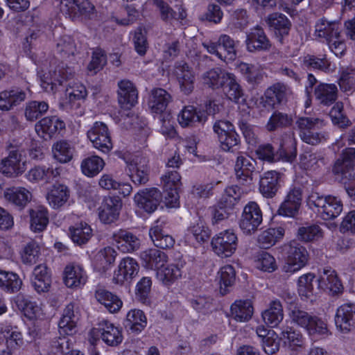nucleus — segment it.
I'll return each instance as SVG.
<instances>
[{
  "label": "nucleus",
  "mask_w": 355,
  "mask_h": 355,
  "mask_svg": "<svg viewBox=\"0 0 355 355\" xmlns=\"http://www.w3.org/2000/svg\"><path fill=\"white\" fill-rule=\"evenodd\" d=\"M40 250L41 246L37 242L31 241L27 243L20 252L22 263L26 265L36 263L40 256Z\"/></svg>",
  "instance_id": "61"
},
{
  "label": "nucleus",
  "mask_w": 355,
  "mask_h": 355,
  "mask_svg": "<svg viewBox=\"0 0 355 355\" xmlns=\"http://www.w3.org/2000/svg\"><path fill=\"white\" fill-rule=\"evenodd\" d=\"M253 259L254 266L258 270L272 272L277 268L275 257L266 251L261 250L257 252Z\"/></svg>",
  "instance_id": "58"
},
{
  "label": "nucleus",
  "mask_w": 355,
  "mask_h": 355,
  "mask_svg": "<svg viewBox=\"0 0 355 355\" xmlns=\"http://www.w3.org/2000/svg\"><path fill=\"white\" fill-rule=\"evenodd\" d=\"M340 24L336 21H329L325 19H319L315 26V36L324 39L330 50L337 56L345 55L347 47L342 37Z\"/></svg>",
  "instance_id": "1"
},
{
  "label": "nucleus",
  "mask_w": 355,
  "mask_h": 355,
  "mask_svg": "<svg viewBox=\"0 0 355 355\" xmlns=\"http://www.w3.org/2000/svg\"><path fill=\"white\" fill-rule=\"evenodd\" d=\"M245 44L250 52L268 51L271 47L270 40L259 27L252 28L247 33Z\"/></svg>",
  "instance_id": "27"
},
{
  "label": "nucleus",
  "mask_w": 355,
  "mask_h": 355,
  "mask_svg": "<svg viewBox=\"0 0 355 355\" xmlns=\"http://www.w3.org/2000/svg\"><path fill=\"white\" fill-rule=\"evenodd\" d=\"M73 71L69 67H64L63 64L58 65L54 71L48 73H39L40 85L47 92H53L56 85H62L73 76Z\"/></svg>",
  "instance_id": "13"
},
{
  "label": "nucleus",
  "mask_w": 355,
  "mask_h": 355,
  "mask_svg": "<svg viewBox=\"0 0 355 355\" xmlns=\"http://www.w3.org/2000/svg\"><path fill=\"white\" fill-rule=\"evenodd\" d=\"M265 323L271 327H276L283 320L282 305L279 301H272L268 308L262 313Z\"/></svg>",
  "instance_id": "50"
},
{
  "label": "nucleus",
  "mask_w": 355,
  "mask_h": 355,
  "mask_svg": "<svg viewBox=\"0 0 355 355\" xmlns=\"http://www.w3.org/2000/svg\"><path fill=\"white\" fill-rule=\"evenodd\" d=\"M267 21L270 28L281 38L287 35L291 30V21L283 14L272 13L268 16Z\"/></svg>",
  "instance_id": "44"
},
{
  "label": "nucleus",
  "mask_w": 355,
  "mask_h": 355,
  "mask_svg": "<svg viewBox=\"0 0 355 355\" xmlns=\"http://www.w3.org/2000/svg\"><path fill=\"white\" fill-rule=\"evenodd\" d=\"M280 339L284 347L293 352H298L305 347V340L302 334L291 327L283 328Z\"/></svg>",
  "instance_id": "32"
},
{
  "label": "nucleus",
  "mask_w": 355,
  "mask_h": 355,
  "mask_svg": "<svg viewBox=\"0 0 355 355\" xmlns=\"http://www.w3.org/2000/svg\"><path fill=\"white\" fill-rule=\"evenodd\" d=\"M122 203L118 198H105L98 208L100 220L104 223H114L118 219Z\"/></svg>",
  "instance_id": "25"
},
{
  "label": "nucleus",
  "mask_w": 355,
  "mask_h": 355,
  "mask_svg": "<svg viewBox=\"0 0 355 355\" xmlns=\"http://www.w3.org/2000/svg\"><path fill=\"white\" fill-rule=\"evenodd\" d=\"M338 89L334 84L321 83L314 90L315 98L324 105L332 104L337 98Z\"/></svg>",
  "instance_id": "47"
},
{
  "label": "nucleus",
  "mask_w": 355,
  "mask_h": 355,
  "mask_svg": "<svg viewBox=\"0 0 355 355\" xmlns=\"http://www.w3.org/2000/svg\"><path fill=\"white\" fill-rule=\"evenodd\" d=\"M172 101L171 95L162 88L153 89L148 96V107L152 113L162 114Z\"/></svg>",
  "instance_id": "28"
},
{
  "label": "nucleus",
  "mask_w": 355,
  "mask_h": 355,
  "mask_svg": "<svg viewBox=\"0 0 355 355\" xmlns=\"http://www.w3.org/2000/svg\"><path fill=\"white\" fill-rule=\"evenodd\" d=\"M104 166V160L97 155H94L84 159L80 167L83 174L88 177H94L103 170Z\"/></svg>",
  "instance_id": "60"
},
{
  "label": "nucleus",
  "mask_w": 355,
  "mask_h": 355,
  "mask_svg": "<svg viewBox=\"0 0 355 355\" xmlns=\"http://www.w3.org/2000/svg\"><path fill=\"white\" fill-rule=\"evenodd\" d=\"M26 93L20 89L4 90L0 92V110L8 111L26 99Z\"/></svg>",
  "instance_id": "40"
},
{
  "label": "nucleus",
  "mask_w": 355,
  "mask_h": 355,
  "mask_svg": "<svg viewBox=\"0 0 355 355\" xmlns=\"http://www.w3.org/2000/svg\"><path fill=\"white\" fill-rule=\"evenodd\" d=\"M70 196V190L66 185L55 184L47 191L46 199L52 209H59L69 202Z\"/></svg>",
  "instance_id": "26"
},
{
  "label": "nucleus",
  "mask_w": 355,
  "mask_h": 355,
  "mask_svg": "<svg viewBox=\"0 0 355 355\" xmlns=\"http://www.w3.org/2000/svg\"><path fill=\"white\" fill-rule=\"evenodd\" d=\"M118 101L121 107L130 110L138 103V90L129 80H121L118 83Z\"/></svg>",
  "instance_id": "21"
},
{
  "label": "nucleus",
  "mask_w": 355,
  "mask_h": 355,
  "mask_svg": "<svg viewBox=\"0 0 355 355\" xmlns=\"http://www.w3.org/2000/svg\"><path fill=\"white\" fill-rule=\"evenodd\" d=\"M124 161L126 164V173L135 184H144L148 181V160L146 157L135 155L124 158Z\"/></svg>",
  "instance_id": "6"
},
{
  "label": "nucleus",
  "mask_w": 355,
  "mask_h": 355,
  "mask_svg": "<svg viewBox=\"0 0 355 355\" xmlns=\"http://www.w3.org/2000/svg\"><path fill=\"white\" fill-rule=\"evenodd\" d=\"M63 121L57 116L44 117L35 125V131L44 139H51L55 134L64 129Z\"/></svg>",
  "instance_id": "24"
},
{
  "label": "nucleus",
  "mask_w": 355,
  "mask_h": 355,
  "mask_svg": "<svg viewBox=\"0 0 355 355\" xmlns=\"http://www.w3.org/2000/svg\"><path fill=\"white\" fill-rule=\"evenodd\" d=\"M332 171L344 184L347 182L355 184V148H347L342 152L336 160ZM346 191L349 197L355 200V187H348Z\"/></svg>",
  "instance_id": "3"
},
{
  "label": "nucleus",
  "mask_w": 355,
  "mask_h": 355,
  "mask_svg": "<svg viewBox=\"0 0 355 355\" xmlns=\"http://www.w3.org/2000/svg\"><path fill=\"white\" fill-rule=\"evenodd\" d=\"M22 311L28 319L31 320H43L45 314L42 304L28 298H23L19 302Z\"/></svg>",
  "instance_id": "57"
},
{
  "label": "nucleus",
  "mask_w": 355,
  "mask_h": 355,
  "mask_svg": "<svg viewBox=\"0 0 355 355\" xmlns=\"http://www.w3.org/2000/svg\"><path fill=\"white\" fill-rule=\"evenodd\" d=\"M211 230L202 222L192 224L186 233V239L188 242L196 241L198 243H202L209 239Z\"/></svg>",
  "instance_id": "54"
},
{
  "label": "nucleus",
  "mask_w": 355,
  "mask_h": 355,
  "mask_svg": "<svg viewBox=\"0 0 355 355\" xmlns=\"http://www.w3.org/2000/svg\"><path fill=\"white\" fill-rule=\"evenodd\" d=\"M31 217V230L34 232H42L47 227L49 221L48 209L39 206L29 211Z\"/></svg>",
  "instance_id": "42"
},
{
  "label": "nucleus",
  "mask_w": 355,
  "mask_h": 355,
  "mask_svg": "<svg viewBox=\"0 0 355 355\" xmlns=\"http://www.w3.org/2000/svg\"><path fill=\"white\" fill-rule=\"evenodd\" d=\"M116 256V251L112 247L107 246L100 250L94 257V268L99 272H106L114 263Z\"/></svg>",
  "instance_id": "38"
},
{
  "label": "nucleus",
  "mask_w": 355,
  "mask_h": 355,
  "mask_svg": "<svg viewBox=\"0 0 355 355\" xmlns=\"http://www.w3.org/2000/svg\"><path fill=\"white\" fill-rule=\"evenodd\" d=\"M177 119L181 127L192 128L203 125L207 120V115L205 111L193 105H186L178 113Z\"/></svg>",
  "instance_id": "18"
},
{
  "label": "nucleus",
  "mask_w": 355,
  "mask_h": 355,
  "mask_svg": "<svg viewBox=\"0 0 355 355\" xmlns=\"http://www.w3.org/2000/svg\"><path fill=\"white\" fill-rule=\"evenodd\" d=\"M175 74L181 91L185 94H189L194 88L195 76L187 64L178 66L175 69Z\"/></svg>",
  "instance_id": "43"
},
{
  "label": "nucleus",
  "mask_w": 355,
  "mask_h": 355,
  "mask_svg": "<svg viewBox=\"0 0 355 355\" xmlns=\"http://www.w3.org/2000/svg\"><path fill=\"white\" fill-rule=\"evenodd\" d=\"M32 193L24 187H10L6 188L2 199L8 205L19 209H24L32 200Z\"/></svg>",
  "instance_id": "19"
},
{
  "label": "nucleus",
  "mask_w": 355,
  "mask_h": 355,
  "mask_svg": "<svg viewBox=\"0 0 355 355\" xmlns=\"http://www.w3.org/2000/svg\"><path fill=\"white\" fill-rule=\"evenodd\" d=\"M309 254L305 247L292 241L286 247V257L282 270L284 272L293 275L307 265Z\"/></svg>",
  "instance_id": "4"
},
{
  "label": "nucleus",
  "mask_w": 355,
  "mask_h": 355,
  "mask_svg": "<svg viewBox=\"0 0 355 355\" xmlns=\"http://www.w3.org/2000/svg\"><path fill=\"white\" fill-rule=\"evenodd\" d=\"M254 313V307L250 300H236L230 307L231 316L239 322L249 321Z\"/></svg>",
  "instance_id": "37"
},
{
  "label": "nucleus",
  "mask_w": 355,
  "mask_h": 355,
  "mask_svg": "<svg viewBox=\"0 0 355 355\" xmlns=\"http://www.w3.org/2000/svg\"><path fill=\"white\" fill-rule=\"evenodd\" d=\"M140 259L144 267L156 272L168 262L166 254L157 249H148L140 253Z\"/></svg>",
  "instance_id": "34"
},
{
  "label": "nucleus",
  "mask_w": 355,
  "mask_h": 355,
  "mask_svg": "<svg viewBox=\"0 0 355 355\" xmlns=\"http://www.w3.org/2000/svg\"><path fill=\"white\" fill-rule=\"evenodd\" d=\"M214 131L218 135L220 146L224 151H233L240 144V137L234 125L228 121L220 120L214 125Z\"/></svg>",
  "instance_id": "7"
},
{
  "label": "nucleus",
  "mask_w": 355,
  "mask_h": 355,
  "mask_svg": "<svg viewBox=\"0 0 355 355\" xmlns=\"http://www.w3.org/2000/svg\"><path fill=\"white\" fill-rule=\"evenodd\" d=\"M89 336V340L92 345H95L100 338L110 346H117L123 340L120 329L107 321L102 322L99 328L92 329Z\"/></svg>",
  "instance_id": "9"
},
{
  "label": "nucleus",
  "mask_w": 355,
  "mask_h": 355,
  "mask_svg": "<svg viewBox=\"0 0 355 355\" xmlns=\"http://www.w3.org/2000/svg\"><path fill=\"white\" fill-rule=\"evenodd\" d=\"M139 265L136 259L125 257L120 260L117 268L114 270L113 282L117 284L130 282L138 275Z\"/></svg>",
  "instance_id": "14"
},
{
  "label": "nucleus",
  "mask_w": 355,
  "mask_h": 355,
  "mask_svg": "<svg viewBox=\"0 0 355 355\" xmlns=\"http://www.w3.org/2000/svg\"><path fill=\"white\" fill-rule=\"evenodd\" d=\"M69 233L72 241L78 245L86 243L93 235L90 225L83 221L71 226Z\"/></svg>",
  "instance_id": "53"
},
{
  "label": "nucleus",
  "mask_w": 355,
  "mask_h": 355,
  "mask_svg": "<svg viewBox=\"0 0 355 355\" xmlns=\"http://www.w3.org/2000/svg\"><path fill=\"white\" fill-rule=\"evenodd\" d=\"M318 287L331 295H338L343 291V284L335 270L324 268L319 271Z\"/></svg>",
  "instance_id": "17"
},
{
  "label": "nucleus",
  "mask_w": 355,
  "mask_h": 355,
  "mask_svg": "<svg viewBox=\"0 0 355 355\" xmlns=\"http://www.w3.org/2000/svg\"><path fill=\"white\" fill-rule=\"evenodd\" d=\"M335 322L337 329L348 333L355 328V304L345 303L336 311Z\"/></svg>",
  "instance_id": "20"
},
{
  "label": "nucleus",
  "mask_w": 355,
  "mask_h": 355,
  "mask_svg": "<svg viewBox=\"0 0 355 355\" xmlns=\"http://www.w3.org/2000/svg\"><path fill=\"white\" fill-rule=\"evenodd\" d=\"M31 283L38 293L49 291L51 284V278L46 265L40 264L35 267L32 274Z\"/></svg>",
  "instance_id": "35"
},
{
  "label": "nucleus",
  "mask_w": 355,
  "mask_h": 355,
  "mask_svg": "<svg viewBox=\"0 0 355 355\" xmlns=\"http://www.w3.org/2000/svg\"><path fill=\"white\" fill-rule=\"evenodd\" d=\"M22 281L19 275L13 272L0 268V288L7 293H15L19 291Z\"/></svg>",
  "instance_id": "49"
},
{
  "label": "nucleus",
  "mask_w": 355,
  "mask_h": 355,
  "mask_svg": "<svg viewBox=\"0 0 355 355\" xmlns=\"http://www.w3.org/2000/svg\"><path fill=\"white\" fill-rule=\"evenodd\" d=\"M87 95L86 88L83 85L74 83L67 88L65 96L60 101V105L67 111L76 110L80 108Z\"/></svg>",
  "instance_id": "16"
},
{
  "label": "nucleus",
  "mask_w": 355,
  "mask_h": 355,
  "mask_svg": "<svg viewBox=\"0 0 355 355\" xmlns=\"http://www.w3.org/2000/svg\"><path fill=\"white\" fill-rule=\"evenodd\" d=\"M236 272L231 265H225L220 268L217 274L220 293L225 295L230 292V288L235 282Z\"/></svg>",
  "instance_id": "48"
},
{
  "label": "nucleus",
  "mask_w": 355,
  "mask_h": 355,
  "mask_svg": "<svg viewBox=\"0 0 355 355\" xmlns=\"http://www.w3.org/2000/svg\"><path fill=\"white\" fill-rule=\"evenodd\" d=\"M184 265L185 261L182 259L176 260L173 263L167 262L156 272V277L164 286H171L182 278V268Z\"/></svg>",
  "instance_id": "15"
},
{
  "label": "nucleus",
  "mask_w": 355,
  "mask_h": 355,
  "mask_svg": "<svg viewBox=\"0 0 355 355\" xmlns=\"http://www.w3.org/2000/svg\"><path fill=\"white\" fill-rule=\"evenodd\" d=\"M112 239L117 248L123 253H129L137 250L140 246V240L132 233L120 230L114 232Z\"/></svg>",
  "instance_id": "29"
},
{
  "label": "nucleus",
  "mask_w": 355,
  "mask_h": 355,
  "mask_svg": "<svg viewBox=\"0 0 355 355\" xmlns=\"http://www.w3.org/2000/svg\"><path fill=\"white\" fill-rule=\"evenodd\" d=\"M61 3L69 13L85 19L92 18L95 13V7L89 0H62Z\"/></svg>",
  "instance_id": "36"
},
{
  "label": "nucleus",
  "mask_w": 355,
  "mask_h": 355,
  "mask_svg": "<svg viewBox=\"0 0 355 355\" xmlns=\"http://www.w3.org/2000/svg\"><path fill=\"white\" fill-rule=\"evenodd\" d=\"M263 220V214L259 205L249 202L245 205L239 220V227L245 234L254 233Z\"/></svg>",
  "instance_id": "8"
},
{
  "label": "nucleus",
  "mask_w": 355,
  "mask_h": 355,
  "mask_svg": "<svg viewBox=\"0 0 355 355\" xmlns=\"http://www.w3.org/2000/svg\"><path fill=\"white\" fill-rule=\"evenodd\" d=\"M95 297L110 313L119 311L123 305L122 301L116 295L103 288L96 290Z\"/></svg>",
  "instance_id": "46"
},
{
  "label": "nucleus",
  "mask_w": 355,
  "mask_h": 355,
  "mask_svg": "<svg viewBox=\"0 0 355 355\" xmlns=\"http://www.w3.org/2000/svg\"><path fill=\"white\" fill-rule=\"evenodd\" d=\"M231 73L220 68H215L205 72L201 79L204 85L216 89L224 87Z\"/></svg>",
  "instance_id": "39"
},
{
  "label": "nucleus",
  "mask_w": 355,
  "mask_h": 355,
  "mask_svg": "<svg viewBox=\"0 0 355 355\" xmlns=\"http://www.w3.org/2000/svg\"><path fill=\"white\" fill-rule=\"evenodd\" d=\"M302 202V193L300 188L290 189L278 209L281 216L294 217L299 212Z\"/></svg>",
  "instance_id": "22"
},
{
  "label": "nucleus",
  "mask_w": 355,
  "mask_h": 355,
  "mask_svg": "<svg viewBox=\"0 0 355 355\" xmlns=\"http://www.w3.org/2000/svg\"><path fill=\"white\" fill-rule=\"evenodd\" d=\"M27 167L26 155L19 150H10L0 161V172L8 178H15L24 173Z\"/></svg>",
  "instance_id": "10"
},
{
  "label": "nucleus",
  "mask_w": 355,
  "mask_h": 355,
  "mask_svg": "<svg viewBox=\"0 0 355 355\" xmlns=\"http://www.w3.org/2000/svg\"><path fill=\"white\" fill-rule=\"evenodd\" d=\"M239 238L234 230H225L215 234L211 241L213 252L220 258L231 257L236 251Z\"/></svg>",
  "instance_id": "5"
},
{
  "label": "nucleus",
  "mask_w": 355,
  "mask_h": 355,
  "mask_svg": "<svg viewBox=\"0 0 355 355\" xmlns=\"http://www.w3.org/2000/svg\"><path fill=\"white\" fill-rule=\"evenodd\" d=\"M87 137L93 146L102 153H107L113 148L110 132L103 122H95L88 130Z\"/></svg>",
  "instance_id": "12"
},
{
  "label": "nucleus",
  "mask_w": 355,
  "mask_h": 355,
  "mask_svg": "<svg viewBox=\"0 0 355 355\" xmlns=\"http://www.w3.org/2000/svg\"><path fill=\"white\" fill-rule=\"evenodd\" d=\"M78 320V316L74 311V304H68L64 309L59 322L60 331L66 334H72L75 331Z\"/></svg>",
  "instance_id": "51"
},
{
  "label": "nucleus",
  "mask_w": 355,
  "mask_h": 355,
  "mask_svg": "<svg viewBox=\"0 0 355 355\" xmlns=\"http://www.w3.org/2000/svg\"><path fill=\"white\" fill-rule=\"evenodd\" d=\"M52 153L54 159L58 162L67 163L73 158L74 148L69 142L61 140L53 144Z\"/></svg>",
  "instance_id": "59"
},
{
  "label": "nucleus",
  "mask_w": 355,
  "mask_h": 355,
  "mask_svg": "<svg viewBox=\"0 0 355 355\" xmlns=\"http://www.w3.org/2000/svg\"><path fill=\"white\" fill-rule=\"evenodd\" d=\"M288 92V89L284 84H275L266 90L265 93L266 102L270 106L273 107L276 103L283 101Z\"/></svg>",
  "instance_id": "62"
},
{
  "label": "nucleus",
  "mask_w": 355,
  "mask_h": 355,
  "mask_svg": "<svg viewBox=\"0 0 355 355\" xmlns=\"http://www.w3.org/2000/svg\"><path fill=\"white\" fill-rule=\"evenodd\" d=\"M149 236L154 245L158 248L166 249L174 245L175 240L163 230V224L157 221L149 230Z\"/></svg>",
  "instance_id": "41"
},
{
  "label": "nucleus",
  "mask_w": 355,
  "mask_h": 355,
  "mask_svg": "<svg viewBox=\"0 0 355 355\" xmlns=\"http://www.w3.org/2000/svg\"><path fill=\"white\" fill-rule=\"evenodd\" d=\"M1 334L6 339L8 349H16L24 344L22 334L17 328H12L10 326H6L1 330Z\"/></svg>",
  "instance_id": "63"
},
{
  "label": "nucleus",
  "mask_w": 355,
  "mask_h": 355,
  "mask_svg": "<svg viewBox=\"0 0 355 355\" xmlns=\"http://www.w3.org/2000/svg\"><path fill=\"white\" fill-rule=\"evenodd\" d=\"M87 279V272L80 264L70 263L64 268L63 280L68 288H80L86 284Z\"/></svg>",
  "instance_id": "23"
},
{
  "label": "nucleus",
  "mask_w": 355,
  "mask_h": 355,
  "mask_svg": "<svg viewBox=\"0 0 355 355\" xmlns=\"http://www.w3.org/2000/svg\"><path fill=\"white\" fill-rule=\"evenodd\" d=\"M147 324V319L144 313L140 309H131L127 315L124 322L125 328L132 332H141Z\"/></svg>",
  "instance_id": "45"
},
{
  "label": "nucleus",
  "mask_w": 355,
  "mask_h": 355,
  "mask_svg": "<svg viewBox=\"0 0 355 355\" xmlns=\"http://www.w3.org/2000/svg\"><path fill=\"white\" fill-rule=\"evenodd\" d=\"M162 195L157 188L143 189L134 196L136 207L148 214L153 213L161 202Z\"/></svg>",
  "instance_id": "11"
},
{
  "label": "nucleus",
  "mask_w": 355,
  "mask_h": 355,
  "mask_svg": "<svg viewBox=\"0 0 355 355\" xmlns=\"http://www.w3.org/2000/svg\"><path fill=\"white\" fill-rule=\"evenodd\" d=\"M254 159L248 156L239 155L234 168L237 178L245 181L251 180L252 173L254 169Z\"/></svg>",
  "instance_id": "55"
},
{
  "label": "nucleus",
  "mask_w": 355,
  "mask_h": 355,
  "mask_svg": "<svg viewBox=\"0 0 355 355\" xmlns=\"http://www.w3.org/2000/svg\"><path fill=\"white\" fill-rule=\"evenodd\" d=\"M60 171L59 167L52 168L38 165L31 168L26 174V178L32 183L39 182L49 183L60 175Z\"/></svg>",
  "instance_id": "33"
},
{
  "label": "nucleus",
  "mask_w": 355,
  "mask_h": 355,
  "mask_svg": "<svg viewBox=\"0 0 355 355\" xmlns=\"http://www.w3.org/2000/svg\"><path fill=\"white\" fill-rule=\"evenodd\" d=\"M292 118L288 114L275 112L270 117L266 128L268 131L272 132L279 128L288 127L292 124Z\"/></svg>",
  "instance_id": "64"
},
{
  "label": "nucleus",
  "mask_w": 355,
  "mask_h": 355,
  "mask_svg": "<svg viewBox=\"0 0 355 355\" xmlns=\"http://www.w3.org/2000/svg\"><path fill=\"white\" fill-rule=\"evenodd\" d=\"M154 4L159 11L161 19L164 21L182 20L187 17L186 11L181 7L178 8V12H176L162 0H154Z\"/></svg>",
  "instance_id": "52"
},
{
  "label": "nucleus",
  "mask_w": 355,
  "mask_h": 355,
  "mask_svg": "<svg viewBox=\"0 0 355 355\" xmlns=\"http://www.w3.org/2000/svg\"><path fill=\"white\" fill-rule=\"evenodd\" d=\"M306 202L311 209L327 220L337 218L343 209V202L338 197L322 196L317 192L310 193Z\"/></svg>",
  "instance_id": "2"
},
{
  "label": "nucleus",
  "mask_w": 355,
  "mask_h": 355,
  "mask_svg": "<svg viewBox=\"0 0 355 355\" xmlns=\"http://www.w3.org/2000/svg\"><path fill=\"white\" fill-rule=\"evenodd\" d=\"M297 125L302 140L309 144L316 145L318 141V136L315 135V137L310 136L309 131L322 128L324 125L323 121L319 119L302 117L297 120Z\"/></svg>",
  "instance_id": "31"
},
{
  "label": "nucleus",
  "mask_w": 355,
  "mask_h": 355,
  "mask_svg": "<svg viewBox=\"0 0 355 355\" xmlns=\"http://www.w3.org/2000/svg\"><path fill=\"white\" fill-rule=\"evenodd\" d=\"M284 174L276 171H269L263 173L260 180V191L266 198H272L277 193Z\"/></svg>",
  "instance_id": "30"
},
{
  "label": "nucleus",
  "mask_w": 355,
  "mask_h": 355,
  "mask_svg": "<svg viewBox=\"0 0 355 355\" xmlns=\"http://www.w3.org/2000/svg\"><path fill=\"white\" fill-rule=\"evenodd\" d=\"M283 227L269 228L262 232L258 236V243L262 248H269L280 241L284 236Z\"/></svg>",
  "instance_id": "56"
}]
</instances>
